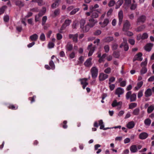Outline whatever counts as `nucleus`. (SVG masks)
I'll use <instances>...</instances> for the list:
<instances>
[{"instance_id":"obj_1","label":"nucleus","mask_w":154,"mask_h":154,"mask_svg":"<svg viewBox=\"0 0 154 154\" xmlns=\"http://www.w3.org/2000/svg\"><path fill=\"white\" fill-rule=\"evenodd\" d=\"M98 70L96 66H93L91 69L92 77L93 79H96L98 75Z\"/></svg>"},{"instance_id":"obj_2","label":"nucleus","mask_w":154,"mask_h":154,"mask_svg":"<svg viewBox=\"0 0 154 154\" xmlns=\"http://www.w3.org/2000/svg\"><path fill=\"white\" fill-rule=\"evenodd\" d=\"M123 42L120 45L119 47L121 48L123 47L124 50L125 51H127L129 49V47L127 42V39L125 38H123Z\"/></svg>"},{"instance_id":"obj_3","label":"nucleus","mask_w":154,"mask_h":154,"mask_svg":"<svg viewBox=\"0 0 154 154\" xmlns=\"http://www.w3.org/2000/svg\"><path fill=\"white\" fill-rule=\"evenodd\" d=\"M131 26V23L129 21L127 20H125L123 24L122 28L123 31L124 32L127 31L130 29Z\"/></svg>"},{"instance_id":"obj_4","label":"nucleus","mask_w":154,"mask_h":154,"mask_svg":"<svg viewBox=\"0 0 154 154\" xmlns=\"http://www.w3.org/2000/svg\"><path fill=\"white\" fill-rule=\"evenodd\" d=\"M91 17H92V18H97L99 15L97 13H101V9H98L96 10L91 11Z\"/></svg>"},{"instance_id":"obj_5","label":"nucleus","mask_w":154,"mask_h":154,"mask_svg":"<svg viewBox=\"0 0 154 154\" xmlns=\"http://www.w3.org/2000/svg\"><path fill=\"white\" fill-rule=\"evenodd\" d=\"M122 101L117 102V100H115L113 101L112 104V106L113 107L117 106V109H120L122 107Z\"/></svg>"},{"instance_id":"obj_6","label":"nucleus","mask_w":154,"mask_h":154,"mask_svg":"<svg viewBox=\"0 0 154 154\" xmlns=\"http://www.w3.org/2000/svg\"><path fill=\"white\" fill-rule=\"evenodd\" d=\"M118 17L119 19L118 25L120 26L122 24L123 18V14L122 11H120L118 13Z\"/></svg>"},{"instance_id":"obj_7","label":"nucleus","mask_w":154,"mask_h":154,"mask_svg":"<svg viewBox=\"0 0 154 154\" xmlns=\"http://www.w3.org/2000/svg\"><path fill=\"white\" fill-rule=\"evenodd\" d=\"M71 20H66L65 21L64 23L63 24L60 30L62 31L66 27L69 26L70 24V23L71 22Z\"/></svg>"},{"instance_id":"obj_8","label":"nucleus","mask_w":154,"mask_h":154,"mask_svg":"<svg viewBox=\"0 0 154 154\" xmlns=\"http://www.w3.org/2000/svg\"><path fill=\"white\" fill-rule=\"evenodd\" d=\"M124 92V90L123 89L119 87L116 89L115 94L118 95V97H120V95L123 94Z\"/></svg>"},{"instance_id":"obj_9","label":"nucleus","mask_w":154,"mask_h":154,"mask_svg":"<svg viewBox=\"0 0 154 154\" xmlns=\"http://www.w3.org/2000/svg\"><path fill=\"white\" fill-rule=\"evenodd\" d=\"M88 49L89 50V51L88 54V56L89 57L91 56L95 50V48L92 47V44H91L88 45Z\"/></svg>"},{"instance_id":"obj_10","label":"nucleus","mask_w":154,"mask_h":154,"mask_svg":"<svg viewBox=\"0 0 154 154\" xmlns=\"http://www.w3.org/2000/svg\"><path fill=\"white\" fill-rule=\"evenodd\" d=\"M146 17L144 15H141L137 19V24L138 25L139 23H143L146 20Z\"/></svg>"},{"instance_id":"obj_11","label":"nucleus","mask_w":154,"mask_h":154,"mask_svg":"<svg viewBox=\"0 0 154 154\" xmlns=\"http://www.w3.org/2000/svg\"><path fill=\"white\" fill-rule=\"evenodd\" d=\"M88 80L87 79L85 78L79 79L81 82V84L83 85V88L84 89H85L86 86L88 85V83L87 82Z\"/></svg>"},{"instance_id":"obj_12","label":"nucleus","mask_w":154,"mask_h":154,"mask_svg":"<svg viewBox=\"0 0 154 154\" xmlns=\"http://www.w3.org/2000/svg\"><path fill=\"white\" fill-rule=\"evenodd\" d=\"M78 35L77 34H76L74 35L69 34V38H72L73 42L77 43L78 42Z\"/></svg>"},{"instance_id":"obj_13","label":"nucleus","mask_w":154,"mask_h":154,"mask_svg":"<svg viewBox=\"0 0 154 154\" xmlns=\"http://www.w3.org/2000/svg\"><path fill=\"white\" fill-rule=\"evenodd\" d=\"M109 20L108 19L106 18L104 19L103 21L102 22H100L99 23L101 25L102 27H104L106 26L109 23Z\"/></svg>"},{"instance_id":"obj_14","label":"nucleus","mask_w":154,"mask_h":154,"mask_svg":"<svg viewBox=\"0 0 154 154\" xmlns=\"http://www.w3.org/2000/svg\"><path fill=\"white\" fill-rule=\"evenodd\" d=\"M142 54L141 53H139L135 55L133 59V60L134 61L136 60H138L140 61H142L143 60V58L142 57Z\"/></svg>"},{"instance_id":"obj_15","label":"nucleus","mask_w":154,"mask_h":154,"mask_svg":"<svg viewBox=\"0 0 154 154\" xmlns=\"http://www.w3.org/2000/svg\"><path fill=\"white\" fill-rule=\"evenodd\" d=\"M89 22L88 24L91 27H92L94 26L95 24L97 23V20L94 19V18H90L89 20Z\"/></svg>"},{"instance_id":"obj_16","label":"nucleus","mask_w":154,"mask_h":154,"mask_svg":"<svg viewBox=\"0 0 154 154\" xmlns=\"http://www.w3.org/2000/svg\"><path fill=\"white\" fill-rule=\"evenodd\" d=\"M108 77V75L104 73H101L99 75V79L100 81H103L107 79Z\"/></svg>"},{"instance_id":"obj_17","label":"nucleus","mask_w":154,"mask_h":154,"mask_svg":"<svg viewBox=\"0 0 154 154\" xmlns=\"http://www.w3.org/2000/svg\"><path fill=\"white\" fill-rule=\"evenodd\" d=\"M152 92L151 89L148 88L146 90L144 93L145 96L146 97L150 96L152 95Z\"/></svg>"},{"instance_id":"obj_18","label":"nucleus","mask_w":154,"mask_h":154,"mask_svg":"<svg viewBox=\"0 0 154 154\" xmlns=\"http://www.w3.org/2000/svg\"><path fill=\"white\" fill-rule=\"evenodd\" d=\"M153 46V44L152 43H148L145 46V49L147 51H151Z\"/></svg>"},{"instance_id":"obj_19","label":"nucleus","mask_w":154,"mask_h":154,"mask_svg":"<svg viewBox=\"0 0 154 154\" xmlns=\"http://www.w3.org/2000/svg\"><path fill=\"white\" fill-rule=\"evenodd\" d=\"M92 58H89L84 63V64L86 66L90 67L92 65Z\"/></svg>"},{"instance_id":"obj_20","label":"nucleus","mask_w":154,"mask_h":154,"mask_svg":"<svg viewBox=\"0 0 154 154\" xmlns=\"http://www.w3.org/2000/svg\"><path fill=\"white\" fill-rule=\"evenodd\" d=\"M148 134L146 132H143L140 133L139 135V138L141 139H145L148 136Z\"/></svg>"},{"instance_id":"obj_21","label":"nucleus","mask_w":154,"mask_h":154,"mask_svg":"<svg viewBox=\"0 0 154 154\" xmlns=\"http://www.w3.org/2000/svg\"><path fill=\"white\" fill-rule=\"evenodd\" d=\"M135 125V123L133 121H131L128 123L126 127L128 129H131L133 128Z\"/></svg>"},{"instance_id":"obj_22","label":"nucleus","mask_w":154,"mask_h":154,"mask_svg":"<svg viewBox=\"0 0 154 154\" xmlns=\"http://www.w3.org/2000/svg\"><path fill=\"white\" fill-rule=\"evenodd\" d=\"M130 149L131 152H135L138 151L137 146L135 145L131 146Z\"/></svg>"},{"instance_id":"obj_23","label":"nucleus","mask_w":154,"mask_h":154,"mask_svg":"<svg viewBox=\"0 0 154 154\" xmlns=\"http://www.w3.org/2000/svg\"><path fill=\"white\" fill-rule=\"evenodd\" d=\"M38 36L37 34H34L30 36L29 37L30 39L32 41H36L38 38Z\"/></svg>"},{"instance_id":"obj_24","label":"nucleus","mask_w":154,"mask_h":154,"mask_svg":"<svg viewBox=\"0 0 154 154\" xmlns=\"http://www.w3.org/2000/svg\"><path fill=\"white\" fill-rule=\"evenodd\" d=\"M15 3L17 6L19 7H22L24 5L23 2L19 0L16 1L15 2Z\"/></svg>"},{"instance_id":"obj_25","label":"nucleus","mask_w":154,"mask_h":154,"mask_svg":"<svg viewBox=\"0 0 154 154\" xmlns=\"http://www.w3.org/2000/svg\"><path fill=\"white\" fill-rule=\"evenodd\" d=\"M145 28L144 25H143L137 27L135 29V31L137 32H140L142 31Z\"/></svg>"},{"instance_id":"obj_26","label":"nucleus","mask_w":154,"mask_h":154,"mask_svg":"<svg viewBox=\"0 0 154 154\" xmlns=\"http://www.w3.org/2000/svg\"><path fill=\"white\" fill-rule=\"evenodd\" d=\"M86 23L85 20L82 19L80 21V27L81 29L83 28L84 27Z\"/></svg>"},{"instance_id":"obj_27","label":"nucleus","mask_w":154,"mask_h":154,"mask_svg":"<svg viewBox=\"0 0 154 154\" xmlns=\"http://www.w3.org/2000/svg\"><path fill=\"white\" fill-rule=\"evenodd\" d=\"M124 2L123 0H119L116 7V9H118L122 4Z\"/></svg>"},{"instance_id":"obj_28","label":"nucleus","mask_w":154,"mask_h":154,"mask_svg":"<svg viewBox=\"0 0 154 154\" xmlns=\"http://www.w3.org/2000/svg\"><path fill=\"white\" fill-rule=\"evenodd\" d=\"M66 48L69 51H71L73 48V45L70 43H68L66 46Z\"/></svg>"},{"instance_id":"obj_29","label":"nucleus","mask_w":154,"mask_h":154,"mask_svg":"<svg viewBox=\"0 0 154 154\" xmlns=\"http://www.w3.org/2000/svg\"><path fill=\"white\" fill-rule=\"evenodd\" d=\"M154 109V105H152L148 107L147 112L149 113H151Z\"/></svg>"},{"instance_id":"obj_30","label":"nucleus","mask_w":154,"mask_h":154,"mask_svg":"<svg viewBox=\"0 0 154 154\" xmlns=\"http://www.w3.org/2000/svg\"><path fill=\"white\" fill-rule=\"evenodd\" d=\"M130 99L131 102L135 101L136 99V94L135 93L132 94Z\"/></svg>"},{"instance_id":"obj_31","label":"nucleus","mask_w":154,"mask_h":154,"mask_svg":"<svg viewBox=\"0 0 154 154\" xmlns=\"http://www.w3.org/2000/svg\"><path fill=\"white\" fill-rule=\"evenodd\" d=\"M90 27L89 25L88 24L87 25H86L85 26H84L83 28L82 29L83 31L84 32H88L90 28Z\"/></svg>"},{"instance_id":"obj_32","label":"nucleus","mask_w":154,"mask_h":154,"mask_svg":"<svg viewBox=\"0 0 154 154\" xmlns=\"http://www.w3.org/2000/svg\"><path fill=\"white\" fill-rule=\"evenodd\" d=\"M113 38L112 37H108L105 38L104 40L106 42H109L113 40Z\"/></svg>"},{"instance_id":"obj_33","label":"nucleus","mask_w":154,"mask_h":154,"mask_svg":"<svg viewBox=\"0 0 154 154\" xmlns=\"http://www.w3.org/2000/svg\"><path fill=\"white\" fill-rule=\"evenodd\" d=\"M151 121L149 119H146L144 121V123L145 124L148 126H149L151 124Z\"/></svg>"},{"instance_id":"obj_34","label":"nucleus","mask_w":154,"mask_h":154,"mask_svg":"<svg viewBox=\"0 0 154 154\" xmlns=\"http://www.w3.org/2000/svg\"><path fill=\"white\" fill-rule=\"evenodd\" d=\"M143 82L142 81L140 82L137 84V86L134 88L136 90H138L143 85Z\"/></svg>"},{"instance_id":"obj_35","label":"nucleus","mask_w":154,"mask_h":154,"mask_svg":"<svg viewBox=\"0 0 154 154\" xmlns=\"http://www.w3.org/2000/svg\"><path fill=\"white\" fill-rule=\"evenodd\" d=\"M99 6L97 4H96L94 6H91L89 7V9L91 11H92V10H96L95 9L99 8Z\"/></svg>"},{"instance_id":"obj_36","label":"nucleus","mask_w":154,"mask_h":154,"mask_svg":"<svg viewBox=\"0 0 154 154\" xmlns=\"http://www.w3.org/2000/svg\"><path fill=\"white\" fill-rule=\"evenodd\" d=\"M140 109L139 108H137L135 109L133 111L132 114L135 115H137L139 114Z\"/></svg>"},{"instance_id":"obj_37","label":"nucleus","mask_w":154,"mask_h":154,"mask_svg":"<svg viewBox=\"0 0 154 154\" xmlns=\"http://www.w3.org/2000/svg\"><path fill=\"white\" fill-rule=\"evenodd\" d=\"M132 92L131 91H128L126 94L125 96L127 100L130 99L132 95Z\"/></svg>"},{"instance_id":"obj_38","label":"nucleus","mask_w":154,"mask_h":154,"mask_svg":"<svg viewBox=\"0 0 154 154\" xmlns=\"http://www.w3.org/2000/svg\"><path fill=\"white\" fill-rule=\"evenodd\" d=\"M137 104L136 103H131L129 105V109H132L136 107Z\"/></svg>"},{"instance_id":"obj_39","label":"nucleus","mask_w":154,"mask_h":154,"mask_svg":"<svg viewBox=\"0 0 154 154\" xmlns=\"http://www.w3.org/2000/svg\"><path fill=\"white\" fill-rule=\"evenodd\" d=\"M49 65L51 67V69H54L55 68V66L54 62L51 60L49 63Z\"/></svg>"},{"instance_id":"obj_40","label":"nucleus","mask_w":154,"mask_h":154,"mask_svg":"<svg viewBox=\"0 0 154 154\" xmlns=\"http://www.w3.org/2000/svg\"><path fill=\"white\" fill-rule=\"evenodd\" d=\"M99 125L100 126V129H103L104 127V125H103V123L102 120H99Z\"/></svg>"},{"instance_id":"obj_41","label":"nucleus","mask_w":154,"mask_h":154,"mask_svg":"<svg viewBox=\"0 0 154 154\" xmlns=\"http://www.w3.org/2000/svg\"><path fill=\"white\" fill-rule=\"evenodd\" d=\"M137 4H131L130 7V9L132 10H135L137 7Z\"/></svg>"},{"instance_id":"obj_42","label":"nucleus","mask_w":154,"mask_h":154,"mask_svg":"<svg viewBox=\"0 0 154 154\" xmlns=\"http://www.w3.org/2000/svg\"><path fill=\"white\" fill-rule=\"evenodd\" d=\"M46 11V9L45 7H43L42 10L40 11L39 13V15L40 16H42L43 15L45 14Z\"/></svg>"},{"instance_id":"obj_43","label":"nucleus","mask_w":154,"mask_h":154,"mask_svg":"<svg viewBox=\"0 0 154 154\" xmlns=\"http://www.w3.org/2000/svg\"><path fill=\"white\" fill-rule=\"evenodd\" d=\"M7 7L6 6H3L0 8V15L3 14L5 10L7 8Z\"/></svg>"},{"instance_id":"obj_44","label":"nucleus","mask_w":154,"mask_h":154,"mask_svg":"<svg viewBox=\"0 0 154 154\" xmlns=\"http://www.w3.org/2000/svg\"><path fill=\"white\" fill-rule=\"evenodd\" d=\"M79 8H76L73 9L70 13V15H72L75 14L77 12L79 11Z\"/></svg>"},{"instance_id":"obj_45","label":"nucleus","mask_w":154,"mask_h":154,"mask_svg":"<svg viewBox=\"0 0 154 154\" xmlns=\"http://www.w3.org/2000/svg\"><path fill=\"white\" fill-rule=\"evenodd\" d=\"M147 69L145 67H143L140 71V74L143 75L145 74L147 72Z\"/></svg>"},{"instance_id":"obj_46","label":"nucleus","mask_w":154,"mask_h":154,"mask_svg":"<svg viewBox=\"0 0 154 154\" xmlns=\"http://www.w3.org/2000/svg\"><path fill=\"white\" fill-rule=\"evenodd\" d=\"M116 2L114 0H110L108 4V5L109 7H112L114 5Z\"/></svg>"},{"instance_id":"obj_47","label":"nucleus","mask_w":154,"mask_h":154,"mask_svg":"<svg viewBox=\"0 0 154 154\" xmlns=\"http://www.w3.org/2000/svg\"><path fill=\"white\" fill-rule=\"evenodd\" d=\"M104 49L105 52L106 53H108L109 50V46L108 45H106L104 46Z\"/></svg>"},{"instance_id":"obj_48","label":"nucleus","mask_w":154,"mask_h":154,"mask_svg":"<svg viewBox=\"0 0 154 154\" xmlns=\"http://www.w3.org/2000/svg\"><path fill=\"white\" fill-rule=\"evenodd\" d=\"M40 39L42 41H44L45 40V34L42 33L41 34V35L40 37Z\"/></svg>"},{"instance_id":"obj_49","label":"nucleus","mask_w":154,"mask_h":154,"mask_svg":"<svg viewBox=\"0 0 154 154\" xmlns=\"http://www.w3.org/2000/svg\"><path fill=\"white\" fill-rule=\"evenodd\" d=\"M33 2H37L39 5H42L43 4L42 0H33Z\"/></svg>"},{"instance_id":"obj_50","label":"nucleus","mask_w":154,"mask_h":154,"mask_svg":"<svg viewBox=\"0 0 154 154\" xmlns=\"http://www.w3.org/2000/svg\"><path fill=\"white\" fill-rule=\"evenodd\" d=\"M113 55L116 58H118L119 56V53L118 51H114L113 53Z\"/></svg>"},{"instance_id":"obj_51","label":"nucleus","mask_w":154,"mask_h":154,"mask_svg":"<svg viewBox=\"0 0 154 154\" xmlns=\"http://www.w3.org/2000/svg\"><path fill=\"white\" fill-rule=\"evenodd\" d=\"M47 20V17L46 16H44L42 18V24L43 25H44Z\"/></svg>"},{"instance_id":"obj_52","label":"nucleus","mask_w":154,"mask_h":154,"mask_svg":"<svg viewBox=\"0 0 154 154\" xmlns=\"http://www.w3.org/2000/svg\"><path fill=\"white\" fill-rule=\"evenodd\" d=\"M147 64V60L146 59L145 60V61L141 63V66L143 67H144Z\"/></svg>"},{"instance_id":"obj_53","label":"nucleus","mask_w":154,"mask_h":154,"mask_svg":"<svg viewBox=\"0 0 154 154\" xmlns=\"http://www.w3.org/2000/svg\"><path fill=\"white\" fill-rule=\"evenodd\" d=\"M126 84V80H123L121 83H120V85L121 87H124L125 86Z\"/></svg>"},{"instance_id":"obj_54","label":"nucleus","mask_w":154,"mask_h":154,"mask_svg":"<svg viewBox=\"0 0 154 154\" xmlns=\"http://www.w3.org/2000/svg\"><path fill=\"white\" fill-rule=\"evenodd\" d=\"M9 19V17L8 16L6 15L4 17V21L5 22H7L8 21Z\"/></svg>"},{"instance_id":"obj_55","label":"nucleus","mask_w":154,"mask_h":154,"mask_svg":"<svg viewBox=\"0 0 154 154\" xmlns=\"http://www.w3.org/2000/svg\"><path fill=\"white\" fill-rule=\"evenodd\" d=\"M148 37V35L146 33H144L141 36V38L144 39L147 38Z\"/></svg>"},{"instance_id":"obj_56","label":"nucleus","mask_w":154,"mask_h":154,"mask_svg":"<svg viewBox=\"0 0 154 154\" xmlns=\"http://www.w3.org/2000/svg\"><path fill=\"white\" fill-rule=\"evenodd\" d=\"M54 46V44L52 42H49L48 45V47L49 48H53Z\"/></svg>"},{"instance_id":"obj_57","label":"nucleus","mask_w":154,"mask_h":154,"mask_svg":"<svg viewBox=\"0 0 154 154\" xmlns=\"http://www.w3.org/2000/svg\"><path fill=\"white\" fill-rule=\"evenodd\" d=\"M118 47V45L117 44L114 43L112 45V50H115L117 49Z\"/></svg>"},{"instance_id":"obj_58","label":"nucleus","mask_w":154,"mask_h":154,"mask_svg":"<svg viewBox=\"0 0 154 154\" xmlns=\"http://www.w3.org/2000/svg\"><path fill=\"white\" fill-rule=\"evenodd\" d=\"M41 16L39 14L38 15H36L35 17V21L36 22L39 21L40 17Z\"/></svg>"},{"instance_id":"obj_59","label":"nucleus","mask_w":154,"mask_h":154,"mask_svg":"<svg viewBox=\"0 0 154 154\" xmlns=\"http://www.w3.org/2000/svg\"><path fill=\"white\" fill-rule=\"evenodd\" d=\"M60 13V11L59 9L56 10L54 12V14L55 16H57L59 15Z\"/></svg>"},{"instance_id":"obj_60","label":"nucleus","mask_w":154,"mask_h":154,"mask_svg":"<svg viewBox=\"0 0 154 154\" xmlns=\"http://www.w3.org/2000/svg\"><path fill=\"white\" fill-rule=\"evenodd\" d=\"M62 35L59 33H57V39L58 40H60L62 38Z\"/></svg>"},{"instance_id":"obj_61","label":"nucleus","mask_w":154,"mask_h":154,"mask_svg":"<svg viewBox=\"0 0 154 154\" xmlns=\"http://www.w3.org/2000/svg\"><path fill=\"white\" fill-rule=\"evenodd\" d=\"M58 5L59 4L58 2H56L52 4L51 7L53 8H56L57 6H58Z\"/></svg>"},{"instance_id":"obj_62","label":"nucleus","mask_w":154,"mask_h":154,"mask_svg":"<svg viewBox=\"0 0 154 154\" xmlns=\"http://www.w3.org/2000/svg\"><path fill=\"white\" fill-rule=\"evenodd\" d=\"M125 35H126L128 36H131L133 35V33L130 31H126V33L125 34Z\"/></svg>"},{"instance_id":"obj_63","label":"nucleus","mask_w":154,"mask_h":154,"mask_svg":"<svg viewBox=\"0 0 154 154\" xmlns=\"http://www.w3.org/2000/svg\"><path fill=\"white\" fill-rule=\"evenodd\" d=\"M84 60V57L82 56H81L79 58V63H82Z\"/></svg>"},{"instance_id":"obj_64","label":"nucleus","mask_w":154,"mask_h":154,"mask_svg":"<svg viewBox=\"0 0 154 154\" xmlns=\"http://www.w3.org/2000/svg\"><path fill=\"white\" fill-rule=\"evenodd\" d=\"M143 92L142 91H139L137 95V97L138 98H140L143 95Z\"/></svg>"}]
</instances>
